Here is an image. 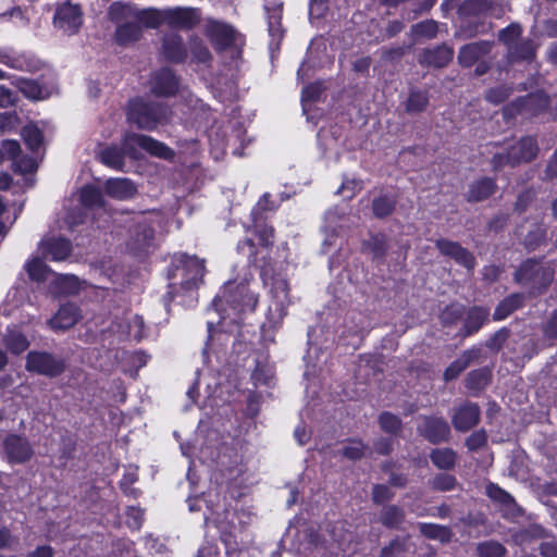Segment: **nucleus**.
<instances>
[{
  "label": "nucleus",
  "mask_w": 557,
  "mask_h": 557,
  "mask_svg": "<svg viewBox=\"0 0 557 557\" xmlns=\"http://www.w3.org/2000/svg\"><path fill=\"white\" fill-rule=\"evenodd\" d=\"M258 304V295L249 287V277L240 281H228L223 289L212 301L211 308L208 310L209 318L207 321L209 341L202 351L205 361L209 359V354L213 352L216 359L221 360V351L226 352L230 344L234 347L235 336L232 333L238 327L242 314L255 310Z\"/></svg>",
  "instance_id": "nucleus-1"
},
{
  "label": "nucleus",
  "mask_w": 557,
  "mask_h": 557,
  "mask_svg": "<svg viewBox=\"0 0 557 557\" xmlns=\"http://www.w3.org/2000/svg\"><path fill=\"white\" fill-rule=\"evenodd\" d=\"M189 511H198L206 507L203 511V519L206 524H213L221 532V540L225 545L227 557H247V553L239 549L235 535L232 532V520L234 513L231 512L224 503L220 492L216 488L209 490L201 496L188 497L187 499Z\"/></svg>",
  "instance_id": "nucleus-2"
},
{
  "label": "nucleus",
  "mask_w": 557,
  "mask_h": 557,
  "mask_svg": "<svg viewBox=\"0 0 557 557\" xmlns=\"http://www.w3.org/2000/svg\"><path fill=\"white\" fill-rule=\"evenodd\" d=\"M122 146V149L115 146L103 147L98 151L97 157L103 164L115 170H122L124 154L137 159L140 150H144L162 159H171L174 156L173 150L163 143L143 134L127 133L123 138Z\"/></svg>",
  "instance_id": "nucleus-3"
},
{
  "label": "nucleus",
  "mask_w": 557,
  "mask_h": 557,
  "mask_svg": "<svg viewBox=\"0 0 557 557\" xmlns=\"http://www.w3.org/2000/svg\"><path fill=\"white\" fill-rule=\"evenodd\" d=\"M205 272L203 259L186 253L175 255L168 272L170 281L169 295L171 298H175L182 292L188 294L190 301H193L195 290L202 282Z\"/></svg>",
  "instance_id": "nucleus-4"
},
{
  "label": "nucleus",
  "mask_w": 557,
  "mask_h": 557,
  "mask_svg": "<svg viewBox=\"0 0 557 557\" xmlns=\"http://www.w3.org/2000/svg\"><path fill=\"white\" fill-rule=\"evenodd\" d=\"M264 285L269 287L270 304L267 313V321L262 325V335L265 341L273 342V337L269 335L270 330L277 329L285 315L287 307L290 304L289 288L286 278L281 275L268 277L267 272L263 274Z\"/></svg>",
  "instance_id": "nucleus-5"
},
{
  "label": "nucleus",
  "mask_w": 557,
  "mask_h": 557,
  "mask_svg": "<svg viewBox=\"0 0 557 557\" xmlns=\"http://www.w3.org/2000/svg\"><path fill=\"white\" fill-rule=\"evenodd\" d=\"M201 426L198 428V433L194 444H181L182 454L188 458L196 457L201 462L209 460H218L219 465L225 469L230 479H236L244 472L243 456L234 453V456L227 454L225 449L223 454H216L215 450L208 445L200 443Z\"/></svg>",
  "instance_id": "nucleus-6"
},
{
  "label": "nucleus",
  "mask_w": 557,
  "mask_h": 557,
  "mask_svg": "<svg viewBox=\"0 0 557 557\" xmlns=\"http://www.w3.org/2000/svg\"><path fill=\"white\" fill-rule=\"evenodd\" d=\"M170 117L171 110L162 103L141 98L129 101L127 119L139 128L152 131L158 125L168 123Z\"/></svg>",
  "instance_id": "nucleus-7"
},
{
  "label": "nucleus",
  "mask_w": 557,
  "mask_h": 557,
  "mask_svg": "<svg viewBox=\"0 0 557 557\" xmlns=\"http://www.w3.org/2000/svg\"><path fill=\"white\" fill-rule=\"evenodd\" d=\"M81 208L77 210L69 211L65 215L64 222L70 230L84 222L85 213L83 210H90L94 218L99 212L106 213L104 200L101 190L92 185L84 186L79 190Z\"/></svg>",
  "instance_id": "nucleus-8"
},
{
  "label": "nucleus",
  "mask_w": 557,
  "mask_h": 557,
  "mask_svg": "<svg viewBox=\"0 0 557 557\" xmlns=\"http://www.w3.org/2000/svg\"><path fill=\"white\" fill-rule=\"evenodd\" d=\"M555 276V268L550 263L537 260H527L516 272V281L520 284L531 285L541 289L548 286Z\"/></svg>",
  "instance_id": "nucleus-9"
},
{
  "label": "nucleus",
  "mask_w": 557,
  "mask_h": 557,
  "mask_svg": "<svg viewBox=\"0 0 557 557\" xmlns=\"http://www.w3.org/2000/svg\"><path fill=\"white\" fill-rule=\"evenodd\" d=\"M539 148L534 138L524 137L512 145L506 153H496L493 157V166L498 170L503 166H516L522 162H530L537 154Z\"/></svg>",
  "instance_id": "nucleus-10"
},
{
  "label": "nucleus",
  "mask_w": 557,
  "mask_h": 557,
  "mask_svg": "<svg viewBox=\"0 0 557 557\" xmlns=\"http://www.w3.org/2000/svg\"><path fill=\"white\" fill-rule=\"evenodd\" d=\"M2 458L10 465H24L30 461L35 449L29 440L20 434L9 433L2 438Z\"/></svg>",
  "instance_id": "nucleus-11"
},
{
  "label": "nucleus",
  "mask_w": 557,
  "mask_h": 557,
  "mask_svg": "<svg viewBox=\"0 0 557 557\" xmlns=\"http://www.w3.org/2000/svg\"><path fill=\"white\" fill-rule=\"evenodd\" d=\"M25 368L28 372L54 377L64 371L65 361L47 351L32 350L27 354Z\"/></svg>",
  "instance_id": "nucleus-12"
},
{
  "label": "nucleus",
  "mask_w": 557,
  "mask_h": 557,
  "mask_svg": "<svg viewBox=\"0 0 557 557\" xmlns=\"http://www.w3.org/2000/svg\"><path fill=\"white\" fill-rule=\"evenodd\" d=\"M53 25L60 32L77 33L83 25L81 7L70 1L60 4L53 16Z\"/></svg>",
  "instance_id": "nucleus-13"
},
{
  "label": "nucleus",
  "mask_w": 557,
  "mask_h": 557,
  "mask_svg": "<svg viewBox=\"0 0 557 557\" xmlns=\"http://www.w3.org/2000/svg\"><path fill=\"white\" fill-rule=\"evenodd\" d=\"M201 21L198 8L175 7L165 9V25L181 30H190Z\"/></svg>",
  "instance_id": "nucleus-14"
},
{
  "label": "nucleus",
  "mask_w": 557,
  "mask_h": 557,
  "mask_svg": "<svg viewBox=\"0 0 557 557\" xmlns=\"http://www.w3.org/2000/svg\"><path fill=\"white\" fill-rule=\"evenodd\" d=\"M154 228L150 218H143L133 230L132 237L127 244L128 249L135 255L147 252L154 247Z\"/></svg>",
  "instance_id": "nucleus-15"
},
{
  "label": "nucleus",
  "mask_w": 557,
  "mask_h": 557,
  "mask_svg": "<svg viewBox=\"0 0 557 557\" xmlns=\"http://www.w3.org/2000/svg\"><path fill=\"white\" fill-rule=\"evenodd\" d=\"M548 106V98L542 92L530 94L518 98L504 108L506 119L513 117L517 113L534 115Z\"/></svg>",
  "instance_id": "nucleus-16"
},
{
  "label": "nucleus",
  "mask_w": 557,
  "mask_h": 557,
  "mask_svg": "<svg viewBox=\"0 0 557 557\" xmlns=\"http://www.w3.org/2000/svg\"><path fill=\"white\" fill-rule=\"evenodd\" d=\"M109 333L117 337V339H133L139 342L146 337V327L144 320L139 315H132L123 321H113L110 325Z\"/></svg>",
  "instance_id": "nucleus-17"
},
{
  "label": "nucleus",
  "mask_w": 557,
  "mask_h": 557,
  "mask_svg": "<svg viewBox=\"0 0 557 557\" xmlns=\"http://www.w3.org/2000/svg\"><path fill=\"white\" fill-rule=\"evenodd\" d=\"M419 433L433 444L448 440L450 429L443 418L425 417L418 425Z\"/></svg>",
  "instance_id": "nucleus-18"
},
{
  "label": "nucleus",
  "mask_w": 557,
  "mask_h": 557,
  "mask_svg": "<svg viewBox=\"0 0 557 557\" xmlns=\"http://www.w3.org/2000/svg\"><path fill=\"white\" fill-rule=\"evenodd\" d=\"M37 252L44 258L62 261L70 255L71 244L62 237L46 236L39 243Z\"/></svg>",
  "instance_id": "nucleus-19"
},
{
  "label": "nucleus",
  "mask_w": 557,
  "mask_h": 557,
  "mask_svg": "<svg viewBox=\"0 0 557 557\" xmlns=\"http://www.w3.org/2000/svg\"><path fill=\"white\" fill-rule=\"evenodd\" d=\"M0 63L11 69L26 72H37L42 66L41 61L33 54H13L5 49H0Z\"/></svg>",
  "instance_id": "nucleus-20"
},
{
  "label": "nucleus",
  "mask_w": 557,
  "mask_h": 557,
  "mask_svg": "<svg viewBox=\"0 0 557 557\" xmlns=\"http://www.w3.org/2000/svg\"><path fill=\"white\" fill-rule=\"evenodd\" d=\"M344 220V212H339L337 208L330 209L324 215V224L322 226L324 239L322 243V250L324 253L330 252L331 248L336 246L337 242V227L342 226Z\"/></svg>",
  "instance_id": "nucleus-21"
},
{
  "label": "nucleus",
  "mask_w": 557,
  "mask_h": 557,
  "mask_svg": "<svg viewBox=\"0 0 557 557\" xmlns=\"http://www.w3.org/2000/svg\"><path fill=\"white\" fill-rule=\"evenodd\" d=\"M24 97L30 100H44L54 92L53 84H39L37 81L16 77L12 82Z\"/></svg>",
  "instance_id": "nucleus-22"
},
{
  "label": "nucleus",
  "mask_w": 557,
  "mask_h": 557,
  "mask_svg": "<svg viewBox=\"0 0 557 557\" xmlns=\"http://www.w3.org/2000/svg\"><path fill=\"white\" fill-rule=\"evenodd\" d=\"M150 88L157 96H172L178 90V79L170 69H162L152 75Z\"/></svg>",
  "instance_id": "nucleus-23"
},
{
  "label": "nucleus",
  "mask_w": 557,
  "mask_h": 557,
  "mask_svg": "<svg viewBox=\"0 0 557 557\" xmlns=\"http://www.w3.org/2000/svg\"><path fill=\"white\" fill-rule=\"evenodd\" d=\"M480 420V409L475 404L466 403L460 406L451 417L453 425L456 430L466 432L478 424Z\"/></svg>",
  "instance_id": "nucleus-24"
},
{
  "label": "nucleus",
  "mask_w": 557,
  "mask_h": 557,
  "mask_svg": "<svg viewBox=\"0 0 557 557\" xmlns=\"http://www.w3.org/2000/svg\"><path fill=\"white\" fill-rule=\"evenodd\" d=\"M436 247L444 256L453 258L457 263L463 265L468 270L474 268V257L459 244L446 239H438Z\"/></svg>",
  "instance_id": "nucleus-25"
},
{
  "label": "nucleus",
  "mask_w": 557,
  "mask_h": 557,
  "mask_svg": "<svg viewBox=\"0 0 557 557\" xmlns=\"http://www.w3.org/2000/svg\"><path fill=\"white\" fill-rule=\"evenodd\" d=\"M486 495L500 506L505 517L513 518L520 512V508L515 499L505 490L494 483H488L485 487Z\"/></svg>",
  "instance_id": "nucleus-26"
},
{
  "label": "nucleus",
  "mask_w": 557,
  "mask_h": 557,
  "mask_svg": "<svg viewBox=\"0 0 557 557\" xmlns=\"http://www.w3.org/2000/svg\"><path fill=\"white\" fill-rule=\"evenodd\" d=\"M81 318L79 310L74 304H65L60 307L53 318L48 321L54 331H64L72 327Z\"/></svg>",
  "instance_id": "nucleus-27"
},
{
  "label": "nucleus",
  "mask_w": 557,
  "mask_h": 557,
  "mask_svg": "<svg viewBox=\"0 0 557 557\" xmlns=\"http://www.w3.org/2000/svg\"><path fill=\"white\" fill-rule=\"evenodd\" d=\"M454 55L451 48L447 46H437L433 49H425L419 55L421 64L434 67H443L447 65Z\"/></svg>",
  "instance_id": "nucleus-28"
},
{
  "label": "nucleus",
  "mask_w": 557,
  "mask_h": 557,
  "mask_svg": "<svg viewBox=\"0 0 557 557\" xmlns=\"http://www.w3.org/2000/svg\"><path fill=\"white\" fill-rule=\"evenodd\" d=\"M24 270L27 272L29 278L34 282H53L57 273L52 272L45 261L39 256H33L25 264Z\"/></svg>",
  "instance_id": "nucleus-29"
},
{
  "label": "nucleus",
  "mask_w": 557,
  "mask_h": 557,
  "mask_svg": "<svg viewBox=\"0 0 557 557\" xmlns=\"http://www.w3.org/2000/svg\"><path fill=\"white\" fill-rule=\"evenodd\" d=\"M135 13L136 11L132 8L131 4L124 3L122 1L112 2L108 9L109 20L116 24L117 28L134 22ZM116 35H121L120 29H117Z\"/></svg>",
  "instance_id": "nucleus-30"
},
{
  "label": "nucleus",
  "mask_w": 557,
  "mask_h": 557,
  "mask_svg": "<svg viewBox=\"0 0 557 557\" xmlns=\"http://www.w3.org/2000/svg\"><path fill=\"white\" fill-rule=\"evenodd\" d=\"M3 344L13 355H20L29 347V342L26 335L17 325L7 327V332L3 335Z\"/></svg>",
  "instance_id": "nucleus-31"
},
{
  "label": "nucleus",
  "mask_w": 557,
  "mask_h": 557,
  "mask_svg": "<svg viewBox=\"0 0 557 557\" xmlns=\"http://www.w3.org/2000/svg\"><path fill=\"white\" fill-rule=\"evenodd\" d=\"M264 9L270 35H282L285 32L281 24L283 2L281 0H264Z\"/></svg>",
  "instance_id": "nucleus-32"
},
{
  "label": "nucleus",
  "mask_w": 557,
  "mask_h": 557,
  "mask_svg": "<svg viewBox=\"0 0 557 557\" xmlns=\"http://www.w3.org/2000/svg\"><path fill=\"white\" fill-rule=\"evenodd\" d=\"M504 44L508 47L509 57L512 60H531L534 55V48L530 40L520 42V37H503Z\"/></svg>",
  "instance_id": "nucleus-33"
},
{
  "label": "nucleus",
  "mask_w": 557,
  "mask_h": 557,
  "mask_svg": "<svg viewBox=\"0 0 557 557\" xmlns=\"http://www.w3.org/2000/svg\"><path fill=\"white\" fill-rule=\"evenodd\" d=\"M106 191L116 199H128L136 191L134 184L127 178H111L106 183Z\"/></svg>",
  "instance_id": "nucleus-34"
},
{
  "label": "nucleus",
  "mask_w": 557,
  "mask_h": 557,
  "mask_svg": "<svg viewBox=\"0 0 557 557\" xmlns=\"http://www.w3.org/2000/svg\"><path fill=\"white\" fill-rule=\"evenodd\" d=\"M488 51L486 41L472 44L461 48L458 60L462 66L469 67L478 62Z\"/></svg>",
  "instance_id": "nucleus-35"
},
{
  "label": "nucleus",
  "mask_w": 557,
  "mask_h": 557,
  "mask_svg": "<svg viewBox=\"0 0 557 557\" xmlns=\"http://www.w3.org/2000/svg\"><path fill=\"white\" fill-rule=\"evenodd\" d=\"M135 21L145 28H158L165 24V9H147L135 13Z\"/></svg>",
  "instance_id": "nucleus-36"
},
{
  "label": "nucleus",
  "mask_w": 557,
  "mask_h": 557,
  "mask_svg": "<svg viewBox=\"0 0 557 557\" xmlns=\"http://www.w3.org/2000/svg\"><path fill=\"white\" fill-rule=\"evenodd\" d=\"M479 356L478 349H470L465 351L457 360H455L444 373L446 381L456 379L469 364Z\"/></svg>",
  "instance_id": "nucleus-37"
},
{
  "label": "nucleus",
  "mask_w": 557,
  "mask_h": 557,
  "mask_svg": "<svg viewBox=\"0 0 557 557\" xmlns=\"http://www.w3.org/2000/svg\"><path fill=\"white\" fill-rule=\"evenodd\" d=\"M490 311L483 307L471 308L466 318L465 329L468 335L473 334L487 321Z\"/></svg>",
  "instance_id": "nucleus-38"
},
{
  "label": "nucleus",
  "mask_w": 557,
  "mask_h": 557,
  "mask_svg": "<svg viewBox=\"0 0 557 557\" xmlns=\"http://www.w3.org/2000/svg\"><path fill=\"white\" fill-rule=\"evenodd\" d=\"M495 182L492 178H481L473 183L468 190V200L481 201L490 197L495 190Z\"/></svg>",
  "instance_id": "nucleus-39"
},
{
  "label": "nucleus",
  "mask_w": 557,
  "mask_h": 557,
  "mask_svg": "<svg viewBox=\"0 0 557 557\" xmlns=\"http://www.w3.org/2000/svg\"><path fill=\"white\" fill-rule=\"evenodd\" d=\"M52 284L55 294H75L81 289V282L75 275L55 274Z\"/></svg>",
  "instance_id": "nucleus-40"
},
{
  "label": "nucleus",
  "mask_w": 557,
  "mask_h": 557,
  "mask_svg": "<svg viewBox=\"0 0 557 557\" xmlns=\"http://www.w3.org/2000/svg\"><path fill=\"white\" fill-rule=\"evenodd\" d=\"M429 104L428 91L420 89H411L405 101V110L408 113H420L426 109Z\"/></svg>",
  "instance_id": "nucleus-41"
},
{
  "label": "nucleus",
  "mask_w": 557,
  "mask_h": 557,
  "mask_svg": "<svg viewBox=\"0 0 557 557\" xmlns=\"http://www.w3.org/2000/svg\"><path fill=\"white\" fill-rule=\"evenodd\" d=\"M522 302L523 296L521 294H512L508 296L496 307L494 320L502 321L506 319L512 311L518 309Z\"/></svg>",
  "instance_id": "nucleus-42"
},
{
  "label": "nucleus",
  "mask_w": 557,
  "mask_h": 557,
  "mask_svg": "<svg viewBox=\"0 0 557 557\" xmlns=\"http://www.w3.org/2000/svg\"><path fill=\"white\" fill-rule=\"evenodd\" d=\"M322 92V86L321 84H310L306 87H304L301 92V106H302V112L307 115V120H312V116L309 115V112L311 110V104L319 99L320 95Z\"/></svg>",
  "instance_id": "nucleus-43"
},
{
  "label": "nucleus",
  "mask_w": 557,
  "mask_h": 557,
  "mask_svg": "<svg viewBox=\"0 0 557 557\" xmlns=\"http://www.w3.org/2000/svg\"><path fill=\"white\" fill-rule=\"evenodd\" d=\"M430 458L440 469H451L456 462V454L450 448H438L432 450Z\"/></svg>",
  "instance_id": "nucleus-44"
},
{
  "label": "nucleus",
  "mask_w": 557,
  "mask_h": 557,
  "mask_svg": "<svg viewBox=\"0 0 557 557\" xmlns=\"http://www.w3.org/2000/svg\"><path fill=\"white\" fill-rule=\"evenodd\" d=\"M418 528L424 536L438 540L441 542H446L451 536L450 530L444 525L434 523H419Z\"/></svg>",
  "instance_id": "nucleus-45"
},
{
  "label": "nucleus",
  "mask_w": 557,
  "mask_h": 557,
  "mask_svg": "<svg viewBox=\"0 0 557 557\" xmlns=\"http://www.w3.org/2000/svg\"><path fill=\"white\" fill-rule=\"evenodd\" d=\"M180 37H166L163 42V51L166 59L178 62L186 57V50L182 47Z\"/></svg>",
  "instance_id": "nucleus-46"
},
{
  "label": "nucleus",
  "mask_w": 557,
  "mask_h": 557,
  "mask_svg": "<svg viewBox=\"0 0 557 557\" xmlns=\"http://www.w3.org/2000/svg\"><path fill=\"white\" fill-rule=\"evenodd\" d=\"M22 136L27 147L33 151L38 150L42 144V133L34 123H29L23 127Z\"/></svg>",
  "instance_id": "nucleus-47"
},
{
  "label": "nucleus",
  "mask_w": 557,
  "mask_h": 557,
  "mask_svg": "<svg viewBox=\"0 0 557 557\" xmlns=\"http://www.w3.org/2000/svg\"><path fill=\"white\" fill-rule=\"evenodd\" d=\"M405 518L403 509L396 506L384 507L381 513V521L388 528H398Z\"/></svg>",
  "instance_id": "nucleus-48"
},
{
  "label": "nucleus",
  "mask_w": 557,
  "mask_h": 557,
  "mask_svg": "<svg viewBox=\"0 0 557 557\" xmlns=\"http://www.w3.org/2000/svg\"><path fill=\"white\" fill-rule=\"evenodd\" d=\"M490 382V371L487 369H479L469 373L467 377V387L470 391L479 392L483 389Z\"/></svg>",
  "instance_id": "nucleus-49"
},
{
  "label": "nucleus",
  "mask_w": 557,
  "mask_h": 557,
  "mask_svg": "<svg viewBox=\"0 0 557 557\" xmlns=\"http://www.w3.org/2000/svg\"><path fill=\"white\" fill-rule=\"evenodd\" d=\"M476 552L480 557H503L506 549L498 542L485 541L478 545Z\"/></svg>",
  "instance_id": "nucleus-50"
},
{
  "label": "nucleus",
  "mask_w": 557,
  "mask_h": 557,
  "mask_svg": "<svg viewBox=\"0 0 557 557\" xmlns=\"http://www.w3.org/2000/svg\"><path fill=\"white\" fill-rule=\"evenodd\" d=\"M273 376V368L268 363H257L252 372V380L256 385H270Z\"/></svg>",
  "instance_id": "nucleus-51"
},
{
  "label": "nucleus",
  "mask_w": 557,
  "mask_h": 557,
  "mask_svg": "<svg viewBox=\"0 0 557 557\" xmlns=\"http://www.w3.org/2000/svg\"><path fill=\"white\" fill-rule=\"evenodd\" d=\"M206 29L208 35H236V29L231 24L214 18H207Z\"/></svg>",
  "instance_id": "nucleus-52"
},
{
  "label": "nucleus",
  "mask_w": 557,
  "mask_h": 557,
  "mask_svg": "<svg viewBox=\"0 0 557 557\" xmlns=\"http://www.w3.org/2000/svg\"><path fill=\"white\" fill-rule=\"evenodd\" d=\"M512 88L507 85H499L487 90L485 99L492 104H499L512 95Z\"/></svg>",
  "instance_id": "nucleus-53"
},
{
  "label": "nucleus",
  "mask_w": 557,
  "mask_h": 557,
  "mask_svg": "<svg viewBox=\"0 0 557 557\" xmlns=\"http://www.w3.org/2000/svg\"><path fill=\"white\" fill-rule=\"evenodd\" d=\"M253 224V233L258 235L259 244L262 246H268L271 243L273 236V228L265 224H261V218L252 219Z\"/></svg>",
  "instance_id": "nucleus-54"
},
{
  "label": "nucleus",
  "mask_w": 557,
  "mask_h": 557,
  "mask_svg": "<svg viewBox=\"0 0 557 557\" xmlns=\"http://www.w3.org/2000/svg\"><path fill=\"white\" fill-rule=\"evenodd\" d=\"M362 189V182L357 178L345 177L337 194L343 195L346 199H351L356 193Z\"/></svg>",
  "instance_id": "nucleus-55"
},
{
  "label": "nucleus",
  "mask_w": 557,
  "mask_h": 557,
  "mask_svg": "<svg viewBox=\"0 0 557 557\" xmlns=\"http://www.w3.org/2000/svg\"><path fill=\"white\" fill-rule=\"evenodd\" d=\"M394 200L386 196L379 197L373 200V213L377 218H384L388 215L394 209Z\"/></svg>",
  "instance_id": "nucleus-56"
},
{
  "label": "nucleus",
  "mask_w": 557,
  "mask_h": 557,
  "mask_svg": "<svg viewBox=\"0 0 557 557\" xmlns=\"http://www.w3.org/2000/svg\"><path fill=\"white\" fill-rule=\"evenodd\" d=\"M366 450L367 447L363 445V443L356 440L349 441L342 448L343 455L351 460L362 457Z\"/></svg>",
  "instance_id": "nucleus-57"
},
{
  "label": "nucleus",
  "mask_w": 557,
  "mask_h": 557,
  "mask_svg": "<svg viewBox=\"0 0 557 557\" xmlns=\"http://www.w3.org/2000/svg\"><path fill=\"white\" fill-rule=\"evenodd\" d=\"M364 249L372 253L373 258L381 257L386 249L385 236H371V238L364 244Z\"/></svg>",
  "instance_id": "nucleus-58"
},
{
  "label": "nucleus",
  "mask_w": 557,
  "mask_h": 557,
  "mask_svg": "<svg viewBox=\"0 0 557 557\" xmlns=\"http://www.w3.org/2000/svg\"><path fill=\"white\" fill-rule=\"evenodd\" d=\"M18 102L17 91L0 84V109L15 107Z\"/></svg>",
  "instance_id": "nucleus-59"
},
{
  "label": "nucleus",
  "mask_w": 557,
  "mask_h": 557,
  "mask_svg": "<svg viewBox=\"0 0 557 557\" xmlns=\"http://www.w3.org/2000/svg\"><path fill=\"white\" fill-rule=\"evenodd\" d=\"M438 33V25L432 20L420 22L412 26L411 35L431 36Z\"/></svg>",
  "instance_id": "nucleus-60"
},
{
  "label": "nucleus",
  "mask_w": 557,
  "mask_h": 557,
  "mask_svg": "<svg viewBox=\"0 0 557 557\" xmlns=\"http://www.w3.org/2000/svg\"><path fill=\"white\" fill-rule=\"evenodd\" d=\"M431 484L432 487L437 491H451L456 486V479L450 474L441 473L432 480Z\"/></svg>",
  "instance_id": "nucleus-61"
},
{
  "label": "nucleus",
  "mask_w": 557,
  "mask_h": 557,
  "mask_svg": "<svg viewBox=\"0 0 557 557\" xmlns=\"http://www.w3.org/2000/svg\"><path fill=\"white\" fill-rule=\"evenodd\" d=\"M350 319L354 325L347 327L349 333H351L356 339L352 343V345L356 346L357 342L360 339V334L366 331L368 325L366 323V318L361 313H354Z\"/></svg>",
  "instance_id": "nucleus-62"
},
{
  "label": "nucleus",
  "mask_w": 557,
  "mask_h": 557,
  "mask_svg": "<svg viewBox=\"0 0 557 557\" xmlns=\"http://www.w3.org/2000/svg\"><path fill=\"white\" fill-rule=\"evenodd\" d=\"M400 420L395 414L384 412L380 416L381 428L388 433H396L400 429Z\"/></svg>",
  "instance_id": "nucleus-63"
},
{
  "label": "nucleus",
  "mask_w": 557,
  "mask_h": 557,
  "mask_svg": "<svg viewBox=\"0 0 557 557\" xmlns=\"http://www.w3.org/2000/svg\"><path fill=\"white\" fill-rule=\"evenodd\" d=\"M407 540L396 539L391 542L387 547H384L381 552L382 557H399L406 549Z\"/></svg>",
  "instance_id": "nucleus-64"
}]
</instances>
